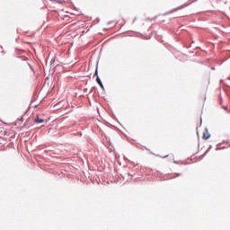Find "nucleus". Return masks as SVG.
I'll return each instance as SVG.
<instances>
[{
    "mask_svg": "<svg viewBox=\"0 0 230 230\" xmlns=\"http://www.w3.org/2000/svg\"><path fill=\"white\" fill-rule=\"evenodd\" d=\"M209 137H211V135H209V132H208V129H206L203 133V139H209Z\"/></svg>",
    "mask_w": 230,
    "mask_h": 230,
    "instance_id": "2",
    "label": "nucleus"
},
{
    "mask_svg": "<svg viewBox=\"0 0 230 230\" xmlns=\"http://www.w3.org/2000/svg\"><path fill=\"white\" fill-rule=\"evenodd\" d=\"M96 82L100 85L101 89H102V91H105V87L103 86V83H102V79H100V76H98V75L96 77Z\"/></svg>",
    "mask_w": 230,
    "mask_h": 230,
    "instance_id": "1",
    "label": "nucleus"
},
{
    "mask_svg": "<svg viewBox=\"0 0 230 230\" xmlns=\"http://www.w3.org/2000/svg\"><path fill=\"white\" fill-rule=\"evenodd\" d=\"M95 76L98 78V69L95 70Z\"/></svg>",
    "mask_w": 230,
    "mask_h": 230,
    "instance_id": "6",
    "label": "nucleus"
},
{
    "mask_svg": "<svg viewBox=\"0 0 230 230\" xmlns=\"http://www.w3.org/2000/svg\"><path fill=\"white\" fill-rule=\"evenodd\" d=\"M35 121H36V123H44V119H40L39 117H37L35 119Z\"/></svg>",
    "mask_w": 230,
    "mask_h": 230,
    "instance_id": "3",
    "label": "nucleus"
},
{
    "mask_svg": "<svg viewBox=\"0 0 230 230\" xmlns=\"http://www.w3.org/2000/svg\"><path fill=\"white\" fill-rule=\"evenodd\" d=\"M3 48L0 46V53H3Z\"/></svg>",
    "mask_w": 230,
    "mask_h": 230,
    "instance_id": "7",
    "label": "nucleus"
},
{
    "mask_svg": "<svg viewBox=\"0 0 230 230\" xmlns=\"http://www.w3.org/2000/svg\"><path fill=\"white\" fill-rule=\"evenodd\" d=\"M189 4H191V2L189 4H184L181 6L179 7V10H182V8H186V6H189Z\"/></svg>",
    "mask_w": 230,
    "mask_h": 230,
    "instance_id": "4",
    "label": "nucleus"
},
{
    "mask_svg": "<svg viewBox=\"0 0 230 230\" xmlns=\"http://www.w3.org/2000/svg\"><path fill=\"white\" fill-rule=\"evenodd\" d=\"M49 1H54L55 3H64V0H49Z\"/></svg>",
    "mask_w": 230,
    "mask_h": 230,
    "instance_id": "5",
    "label": "nucleus"
}]
</instances>
